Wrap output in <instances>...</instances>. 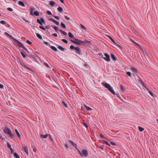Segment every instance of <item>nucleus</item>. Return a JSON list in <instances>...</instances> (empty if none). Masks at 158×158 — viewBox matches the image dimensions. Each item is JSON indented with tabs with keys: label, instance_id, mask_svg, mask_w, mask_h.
<instances>
[{
	"label": "nucleus",
	"instance_id": "f257e3e1",
	"mask_svg": "<svg viewBox=\"0 0 158 158\" xmlns=\"http://www.w3.org/2000/svg\"><path fill=\"white\" fill-rule=\"evenodd\" d=\"M102 85L104 86L108 90L110 91L113 94L115 95V93L112 87L110 85L107 83L102 82L101 83Z\"/></svg>",
	"mask_w": 158,
	"mask_h": 158
},
{
	"label": "nucleus",
	"instance_id": "f03ea898",
	"mask_svg": "<svg viewBox=\"0 0 158 158\" xmlns=\"http://www.w3.org/2000/svg\"><path fill=\"white\" fill-rule=\"evenodd\" d=\"M3 131L4 133L8 135L10 138H12L14 136V134L12 133L10 129L7 127H5L3 130Z\"/></svg>",
	"mask_w": 158,
	"mask_h": 158
},
{
	"label": "nucleus",
	"instance_id": "7ed1b4c3",
	"mask_svg": "<svg viewBox=\"0 0 158 158\" xmlns=\"http://www.w3.org/2000/svg\"><path fill=\"white\" fill-rule=\"evenodd\" d=\"M70 48L73 50V49H75L77 52L76 53L79 54H80L81 53L80 49L78 47H74L73 45H72L70 46Z\"/></svg>",
	"mask_w": 158,
	"mask_h": 158
},
{
	"label": "nucleus",
	"instance_id": "20e7f679",
	"mask_svg": "<svg viewBox=\"0 0 158 158\" xmlns=\"http://www.w3.org/2000/svg\"><path fill=\"white\" fill-rule=\"evenodd\" d=\"M75 40H71V41L76 44H82V41L75 38Z\"/></svg>",
	"mask_w": 158,
	"mask_h": 158
},
{
	"label": "nucleus",
	"instance_id": "39448f33",
	"mask_svg": "<svg viewBox=\"0 0 158 158\" xmlns=\"http://www.w3.org/2000/svg\"><path fill=\"white\" fill-rule=\"evenodd\" d=\"M104 55L105 57H103L104 59L107 62H109L110 60V56L109 55L106 53H105Z\"/></svg>",
	"mask_w": 158,
	"mask_h": 158
},
{
	"label": "nucleus",
	"instance_id": "423d86ee",
	"mask_svg": "<svg viewBox=\"0 0 158 158\" xmlns=\"http://www.w3.org/2000/svg\"><path fill=\"white\" fill-rule=\"evenodd\" d=\"M82 156H84L85 157H87L88 156V152L87 150H83L82 152Z\"/></svg>",
	"mask_w": 158,
	"mask_h": 158
},
{
	"label": "nucleus",
	"instance_id": "0eeeda50",
	"mask_svg": "<svg viewBox=\"0 0 158 158\" xmlns=\"http://www.w3.org/2000/svg\"><path fill=\"white\" fill-rule=\"evenodd\" d=\"M20 64H21V66L23 67L24 68H26V69H28V70H31V69L28 67L25 64V63L23 61H21L20 62Z\"/></svg>",
	"mask_w": 158,
	"mask_h": 158
},
{
	"label": "nucleus",
	"instance_id": "6e6552de",
	"mask_svg": "<svg viewBox=\"0 0 158 158\" xmlns=\"http://www.w3.org/2000/svg\"><path fill=\"white\" fill-rule=\"evenodd\" d=\"M13 39L15 41H16L18 43V45L19 46L21 47L23 49L24 48H25V47L24 46V45L23 44L20 42L19 41L13 38Z\"/></svg>",
	"mask_w": 158,
	"mask_h": 158
},
{
	"label": "nucleus",
	"instance_id": "1a4fd4ad",
	"mask_svg": "<svg viewBox=\"0 0 158 158\" xmlns=\"http://www.w3.org/2000/svg\"><path fill=\"white\" fill-rule=\"evenodd\" d=\"M7 146L8 148L10 150L11 153H13L14 152V150L11 148L10 144L9 143H7Z\"/></svg>",
	"mask_w": 158,
	"mask_h": 158
},
{
	"label": "nucleus",
	"instance_id": "9d476101",
	"mask_svg": "<svg viewBox=\"0 0 158 158\" xmlns=\"http://www.w3.org/2000/svg\"><path fill=\"white\" fill-rule=\"evenodd\" d=\"M131 69L132 70V72L133 73L134 75H136L137 73V70L136 68H131Z\"/></svg>",
	"mask_w": 158,
	"mask_h": 158
},
{
	"label": "nucleus",
	"instance_id": "9b49d317",
	"mask_svg": "<svg viewBox=\"0 0 158 158\" xmlns=\"http://www.w3.org/2000/svg\"><path fill=\"white\" fill-rule=\"evenodd\" d=\"M23 149L24 150V152H25V153L27 155H28V149L27 147V146H24L23 147Z\"/></svg>",
	"mask_w": 158,
	"mask_h": 158
},
{
	"label": "nucleus",
	"instance_id": "f8f14e48",
	"mask_svg": "<svg viewBox=\"0 0 158 158\" xmlns=\"http://www.w3.org/2000/svg\"><path fill=\"white\" fill-rule=\"evenodd\" d=\"M49 20L52 21L54 23H55L56 25H59V22L56 21L55 19H52V18H50L49 19Z\"/></svg>",
	"mask_w": 158,
	"mask_h": 158
},
{
	"label": "nucleus",
	"instance_id": "ddd939ff",
	"mask_svg": "<svg viewBox=\"0 0 158 158\" xmlns=\"http://www.w3.org/2000/svg\"><path fill=\"white\" fill-rule=\"evenodd\" d=\"M18 4L19 5L23 7H25V5L23 2L21 1H19L18 2Z\"/></svg>",
	"mask_w": 158,
	"mask_h": 158
},
{
	"label": "nucleus",
	"instance_id": "4468645a",
	"mask_svg": "<svg viewBox=\"0 0 158 158\" xmlns=\"http://www.w3.org/2000/svg\"><path fill=\"white\" fill-rule=\"evenodd\" d=\"M111 57L112 59L114 61H115L117 59L116 57L113 54H111Z\"/></svg>",
	"mask_w": 158,
	"mask_h": 158
},
{
	"label": "nucleus",
	"instance_id": "2eb2a0df",
	"mask_svg": "<svg viewBox=\"0 0 158 158\" xmlns=\"http://www.w3.org/2000/svg\"><path fill=\"white\" fill-rule=\"evenodd\" d=\"M69 142L70 143H71L74 146H77V144L76 143H74L73 141L69 140Z\"/></svg>",
	"mask_w": 158,
	"mask_h": 158
},
{
	"label": "nucleus",
	"instance_id": "dca6fc26",
	"mask_svg": "<svg viewBox=\"0 0 158 158\" xmlns=\"http://www.w3.org/2000/svg\"><path fill=\"white\" fill-rule=\"evenodd\" d=\"M48 136V134H46L44 135H41V137L42 139H45Z\"/></svg>",
	"mask_w": 158,
	"mask_h": 158
},
{
	"label": "nucleus",
	"instance_id": "f3484780",
	"mask_svg": "<svg viewBox=\"0 0 158 158\" xmlns=\"http://www.w3.org/2000/svg\"><path fill=\"white\" fill-rule=\"evenodd\" d=\"M15 131L16 132V135H17V136L19 137V138H20V135L19 134V132L18 131V130H17V129H16L15 130Z\"/></svg>",
	"mask_w": 158,
	"mask_h": 158
},
{
	"label": "nucleus",
	"instance_id": "a211bd4d",
	"mask_svg": "<svg viewBox=\"0 0 158 158\" xmlns=\"http://www.w3.org/2000/svg\"><path fill=\"white\" fill-rule=\"evenodd\" d=\"M55 4V2L53 1H51L49 2V5L52 6H54Z\"/></svg>",
	"mask_w": 158,
	"mask_h": 158
},
{
	"label": "nucleus",
	"instance_id": "6ab92c4d",
	"mask_svg": "<svg viewBox=\"0 0 158 158\" xmlns=\"http://www.w3.org/2000/svg\"><path fill=\"white\" fill-rule=\"evenodd\" d=\"M68 35L69 37L71 38H74V36L71 32H69L68 33Z\"/></svg>",
	"mask_w": 158,
	"mask_h": 158
},
{
	"label": "nucleus",
	"instance_id": "aec40b11",
	"mask_svg": "<svg viewBox=\"0 0 158 158\" xmlns=\"http://www.w3.org/2000/svg\"><path fill=\"white\" fill-rule=\"evenodd\" d=\"M57 10H58V11L59 12H60L61 13V12H62V11H63V9H62V8L61 7H58V8H57Z\"/></svg>",
	"mask_w": 158,
	"mask_h": 158
},
{
	"label": "nucleus",
	"instance_id": "412c9836",
	"mask_svg": "<svg viewBox=\"0 0 158 158\" xmlns=\"http://www.w3.org/2000/svg\"><path fill=\"white\" fill-rule=\"evenodd\" d=\"M51 49H52L53 50L55 51L56 52L57 51V49L54 46H52L51 47Z\"/></svg>",
	"mask_w": 158,
	"mask_h": 158
},
{
	"label": "nucleus",
	"instance_id": "4be33fe9",
	"mask_svg": "<svg viewBox=\"0 0 158 158\" xmlns=\"http://www.w3.org/2000/svg\"><path fill=\"white\" fill-rule=\"evenodd\" d=\"M58 48L60 49V50L63 51H64L65 49L60 46H59L58 47Z\"/></svg>",
	"mask_w": 158,
	"mask_h": 158
},
{
	"label": "nucleus",
	"instance_id": "5701e85b",
	"mask_svg": "<svg viewBox=\"0 0 158 158\" xmlns=\"http://www.w3.org/2000/svg\"><path fill=\"white\" fill-rule=\"evenodd\" d=\"M36 36L38 37L39 39L41 40L42 39V36L39 33H36Z\"/></svg>",
	"mask_w": 158,
	"mask_h": 158
},
{
	"label": "nucleus",
	"instance_id": "b1692460",
	"mask_svg": "<svg viewBox=\"0 0 158 158\" xmlns=\"http://www.w3.org/2000/svg\"><path fill=\"white\" fill-rule=\"evenodd\" d=\"M62 104L63 106L67 107V104L64 101H62Z\"/></svg>",
	"mask_w": 158,
	"mask_h": 158
},
{
	"label": "nucleus",
	"instance_id": "393cba45",
	"mask_svg": "<svg viewBox=\"0 0 158 158\" xmlns=\"http://www.w3.org/2000/svg\"><path fill=\"white\" fill-rule=\"evenodd\" d=\"M84 106L86 108L87 110H92V109L89 106H88L86 105H84Z\"/></svg>",
	"mask_w": 158,
	"mask_h": 158
},
{
	"label": "nucleus",
	"instance_id": "a878e982",
	"mask_svg": "<svg viewBox=\"0 0 158 158\" xmlns=\"http://www.w3.org/2000/svg\"><path fill=\"white\" fill-rule=\"evenodd\" d=\"M21 53L23 58H24L26 57V53L25 52H21Z\"/></svg>",
	"mask_w": 158,
	"mask_h": 158
},
{
	"label": "nucleus",
	"instance_id": "bb28decb",
	"mask_svg": "<svg viewBox=\"0 0 158 158\" xmlns=\"http://www.w3.org/2000/svg\"><path fill=\"white\" fill-rule=\"evenodd\" d=\"M82 43H91V41L85 40L84 41H82Z\"/></svg>",
	"mask_w": 158,
	"mask_h": 158
},
{
	"label": "nucleus",
	"instance_id": "cd10ccee",
	"mask_svg": "<svg viewBox=\"0 0 158 158\" xmlns=\"http://www.w3.org/2000/svg\"><path fill=\"white\" fill-rule=\"evenodd\" d=\"M34 14L36 16H38L39 15V13L38 11H35L34 12Z\"/></svg>",
	"mask_w": 158,
	"mask_h": 158
},
{
	"label": "nucleus",
	"instance_id": "c85d7f7f",
	"mask_svg": "<svg viewBox=\"0 0 158 158\" xmlns=\"http://www.w3.org/2000/svg\"><path fill=\"white\" fill-rule=\"evenodd\" d=\"M138 129L141 132L143 131L144 130V129L141 127H138Z\"/></svg>",
	"mask_w": 158,
	"mask_h": 158
},
{
	"label": "nucleus",
	"instance_id": "c756f323",
	"mask_svg": "<svg viewBox=\"0 0 158 158\" xmlns=\"http://www.w3.org/2000/svg\"><path fill=\"white\" fill-rule=\"evenodd\" d=\"M53 29L57 32L58 30L59 29V28L58 27H57L56 26H55L53 27Z\"/></svg>",
	"mask_w": 158,
	"mask_h": 158
},
{
	"label": "nucleus",
	"instance_id": "7c9ffc66",
	"mask_svg": "<svg viewBox=\"0 0 158 158\" xmlns=\"http://www.w3.org/2000/svg\"><path fill=\"white\" fill-rule=\"evenodd\" d=\"M120 89L123 91H125V89L122 84L120 85Z\"/></svg>",
	"mask_w": 158,
	"mask_h": 158
},
{
	"label": "nucleus",
	"instance_id": "2f4dec72",
	"mask_svg": "<svg viewBox=\"0 0 158 158\" xmlns=\"http://www.w3.org/2000/svg\"><path fill=\"white\" fill-rule=\"evenodd\" d=\"M81 27L84 30L86 29V28L85 27L84 25H83L82 24H80Z\"/></svg>",
	"mask_w": 158,
	"mask_h": 158
},
{
	"label": "nucleus",
	"instance_id": "473e14b6",
	"mask_svg": "<svg viewBox=\"0 0 158 158\" xmlns=\"http://www.w3.org/2000/svg\"><path fill=\"white\" fill-rule=\"evenodd\" d=\"M5 34L8 37H10L12 38H13L7 32H5Z\"/></svg>",
	"mask_w": 158,
	"mask_h": 158
},
{
	"label": "nucleus",
	"instance_id": "72a5a7b5",
	"mask_svg": "<svg viewBox=\"0 0 158 158\" xmlns=\"http://www.w3.org/2000/svg\"><path fill=\"white\" fill-rule=\"evenodd\" d=\"M37 22L39 23L40 25H42L43 24L42 22L41 21V20L39 19H37Z\"/></svg>",
	"mask_w": 158,
	"mask_h": 158
},
{
	"label": "nucleus",
	"instance_id": "f704fd0d",
	"mask_svg": "<svg viewBox=\"0 0 158 158\" xmlns=\"http://www.w3.org/2000/svg\"><path fill=\"white\" fill-rule=\"evenodd\" d=\"M14 156L15 157V158H19V156L16 153L14 154Z\"/></svg>",
	"mask_w": 158,
	"mask_h": 158
},
{
	"label": "nucleus",
	"instance_id": "c9c22d12",
	"mask_svg": "<svg viewBox=\"0 0 158 158\" xmlns=\"http://www.w3.org/2000/svg\"><path fill=\"white\" fill-rule=\"evenodd\" d=\"M60 25H61V26L62 27H63V28H66V27L65 25L63 23H61Z\"/></svg>",
	"mask_w": 158,
	"mask_h": 158
},
{
	"label": "nucleus",
	"instance_id": "e433bc0d",
	"mask_svg": "<svg viewBox=\"0 0 158 158\" xmlns=\"http://www.w3.org/2000/svg\"><path fill=\"white\" fill-rule=\"evenodd\" d=\"M148 92L152 96V97H154V94H153V93L151 92V91L149 90V89H148Z\"/></svg>",
	"mask_w": 158,
	"mask_h": 158
},
{
	"label": "nucleus",
	"instance_id": "4c0bfd02",
	"mask_svg": "<svg viewBox=\"0 0 158 158\" xmlns=\"http://www.w3.org/2000/svg\"><path fill=\"white\" fill-rule=\"evenodd\" d=\"M62 41L63 42H64V43H65L66 44H68V41L67 40H65V39H62Z\"/></svg>",
	"mask_w": 158,
	"mask_h": 158
},
{
	"label": "nucleus",
	"instance_id": "58836bf2",
	"mask_svg": "<svg viewBox=\"0 0 158 158\" xmlns=\"http://www.w3.org/2000/svg\"><path fill=\"white\" fill-rule=\"evenodd\" d=\"M127 75L129 77H131V73L130 72H127Z\"/></svg>",
	"mask_w": 158,
	"mask_h": 158
},
{
	"label": "nucleus",
	"instance_id": "ea45409f",
	"mask_svg": "<svg viewBox=\"0 0 158 158\" xmlns=\"http://www.w3.org/2000/svg\"><path fill=\"white\" fill-rule=\"evenodd\" d=\"M0 23L1 24H2L3 25L5 24H6V23L5 22V21H4V20H1V21L0 22Z\"/></svg>",
	"mask_w": 158,
	"mask_h": 158
},
{
	"label": "nucleus",
	"instance_id": "a19ab883",
	"mask_svg": "<svg viewBox=\"0 0 158 158\" xmlns=\"http://www.w3.org/2000/svg\"><path fill=\"white\" fill-rule=\"evenodd\" d=\"M44 64L48 68H50V66L48 64L46 63H45V62L44 63Z\"/></svg>",
	"mask_w": 158,
	"mask_h": 158
},
{
	"label": "nucleus",
	"instance_id": "79ce46f5",
	"mask_svg": "<svg viewBox=\"0 0 158 158\" xmlns=\"http://www.w3.org/2000/svg\"><path fill=\"white\" fill-rule=\"evenodd\" d=\"M104 141V143H105L107 145H110V144H109V143H108V142L107 141H106L105 140H103Z\"/></svg>",
	"mask_w": 158,
	"mask_h": 158
},
{
	"label": "nucleus",
	"instance_id": "37998d69",
	"mask_svg": "<svg viewBox=\"0 0 158 158\" xmlns=\"http://www.w3.org/2000/svg\"><path fill=\"white\" fill-rule=\"evenodd\" d=\"M26 42L28 43V44H32V43L29 40H27L26 41Z\"/></svg>",
	"mask_w": 158,
	"mask_h": 158
},
{
	"label": "nucleus",
	"instance_id": "c03bdc74",
	"mask_svg": "<svg viewBox=\"0 0 158 158\" xmlns=\"http://www.w3.org/2000/svg\"><path fill=\"white\" fill-rule=\"evenodd\" d=\"M47 13L48 15H52L51 12L50 11H48Z\"/></svg>",
	"mask_w": 158,
	"mask_h": 158
},
{
	"label": "nucleus",
	"instance_id": "a18cd8bd",
	"mask_svg": "<svg viewBox=\"0 0 158 158\" xmlns=\"http://www.w3.org/2000/svg\"><path fill=\"white\" fill-rule=\"evenodd\" d=\"M83 125L86 128H87L88 127V125L85 122L83 123Z\"/></svg>",
	"mask_w": 158,
	"mask_h": 158
},
{
	"label": "nucleus",
	"instance_id": "49530a36",
	"mask_svg": "<svg viewBox=\"0 0 158 158\" xmlns=\"http://www.w3.org/2000/svg\"><path fill=\"white\" fill-rule=\"evenodd\" d=\"M35 8H31L30 9V12H33L35 10Z\"/></svg>",
	"mask_w": 158,
	"mask_h": 158
},
{
	"label": "nucleus",
	"instance_id": "de8ad7c7",
	"mask_svg": "<svg viewBox=\"0 0 158 158\" xmlns=\"http://www.w3.org/2000/svg\"><path fill=\"white\" fill-rule=\"evenodd\" d=\"M39 27L40 28H41V29H42L43 30H45V28H44V27H43L41 26H40Z\"/></svg>",
	"mask_w": 158,
	"mask_h": 158
},
{
	"label": "nucleus",
	"instance_id": "09e8293b",
	"mask_svg": "<svg viewBox=\"0 0 158 158\" xmlns=\"http://www.w3.org/2000/svg\"><path fill=\"white\" fill-rule=\"evenodd\" d=\"M7 10L9 11H12L13 10L12 9V8H8L7 9Z\"/></svg>",
	"mask_w": 158,
	"mask_h": 158
},
{
	"label": "nucleus",
	"instance_id": "8fccbe9b",
	"mask_svg": "<svg viewBox=\"0 0 158 158\" xmlns=\"http://www.w3.org/2000/svg\"><path fill=\"white\" fill-rule=\"evenodd\" d=\"M110 143L113 146H115L116 145V143L113 142H110Z\"/></svg>",
	"mask_w": 158,
	"mask_h": 158
},
{
	"label": "nucleus",
	"instance_id": "3c124183",
	"mask_svg": "<svg viewBox=\"0 0 158 158\" xmlns=\"http://www.w3.org/2000/svg\"><path fill=\"white\" fill-rule=\"evenodd\" d=\"M56 19L58 20L59 19V18L58 16H55L54 15H52Z\"/></svg>",
	"mask_w": 158,
	"mask_h": 158
},
{
	"label": "nucleus",
	"instance_id": "603ef678",
	"mask_svg": "<svg viewBox=\"0 0 158 158\" xmlns=\"http://www.w3.org/2000/svg\"><path fill=\"white\" fill-rule=\"evenodd\" d=\"M77 151L79 154L81 155V156H82V153L78 149H77Z\"/></svg>",
	"mask_w": 158,
	"mask_h": 158
},
{
	"label": "nucleus",
	"instance_id": "864d4df0",
	"mask_svg": "<svg viewBox=\"0 0 158 158\" xmlns=\"http://www.w3.org/2000/svg\"><path fill=\"white\" fill-rule=\"evenodd\" d=\"M40 20H41V21L42 22V23H44L45 22V21L43 18H41L40 19Z\"/></svg>",
	"mask_w": 158,
	"mask_h": 158
},
{
	"label": "nucleus",
	"instance_id": "5fc2aeb1",
	"mask_svg": "<svg viewBox=\"0 0 158 158\" xmlns=\"http://www.w3.org/2000/svg\"><path fill=\"white\" fill-rule=\"evenodd\" d=\"M64 17L65 19L67 20H69L70 19V18L66 16H65Z\"/></svg>",
	"mask_w": 158,
	"mask_h": 158
},
{
	"label": "nucleus",
	"instance_id": "6e6d98bb",
	"mask_svg": "<svg viewBox=\"0 0 158 158\" xmlns=\"http://www.w3.org/2000/svg\"><path fill=\"white\" fill-rule=\"evenodd\" d=\"M0 138L2 140L5 139V138L3 137L1 134L0 135Z\"/></svg>",
	"mask_w": 158,
	"mask_h": 158
},
{
	"label": "nucleus",
	"instance_id": "4d7b16f0",
	"mask_svg": "<svg viewBox=\"0 0 158 158\" xmlns=\"http://www.w3.org/2000/svg\"><path fill=\"white\" fill-rule=\"evenodd\" d=\"M108 38H109V39L111 41H112V40H114L110 36H108Z\"/></svg>",
	"mask_w": 158,
	"mask_h": 158
},
{
	"label": "nucleus",
	"instance_id": "13d9d810",
	"mask_svg": "<svg viewBox=\"0 0 158 158\" xmlns=\"http://www.w3.org/2000/svg\"><path fill=\"white\" fill-rule=\"evenodd\" d=\"M65 146L67 148H69V145L67 143H66L65 144Z\"/></svg>",
	"mask_w": 158,
	"mask_h": 158
},
{
	"label": "nucleus",
	"instance_id": "bf43d9fd",
	"mask_svg": "<svg viewBox=\"0 0 158 158\" xmlns=\"http://www.w3.org/2000/svg\"><path fill=\"white\" fill-rule=\"evenodd\" d=\"M52 35L55 37H57V35L56 33H54L52 34Z\"/></svg>",
	"mask_w": 158,
	"mask_h": 158
},
{
	"label": "nucleus",
	"instance_id": "052dcab7",
	"mask_svg": "<svg viewBox=\"0 0 158 158\" xmlns=\"http://www.w3.org/2000/svg\"><path fill=\"white\" fill-rule=\"evenodd\" d=\"M63 34H64V35H67V33L65 32L64 31H63V32L62 33Z\"/></svg>",
	"mask_w": 158,
	"mask_h": 158
},
{
	"label": "nucleus",
	"instance_id": "680f3d73",
	"mask_svg": "<svg viewBox=\"0 0 158 158\" xmlns=\"http://www.w3.org/2000/svg\"><path fill=\"white\" fill-rule=\"evenodd\" d=\"M3 87H4L3 85L2 84H1L0 83V88L2 89L3 88Z\"/></svg>",
	"mask_w": 158,
	"mask_h": 158
},
{
	"label": "nucleus",
	"instance_id": "e2e57ef3",
	"mask_svg": "<svg viewBox=\"0 0 158 158\" xmlns=\"http://www.w3.org/2000/svg\"><path fill=\"white\" fill-rule=\"evenodd\" d=\"M44 44H46L47 45H49V44L46 42H44Z\"/></svg>",
	"mask_w": 158,
	"mask_h": 158
},
{
	"label": "nucleus",
	"instance_id": "0e129e2a",
	"mask_svg": "<svg viewBox=\"0 0 158 158\" xmlns=\"http://www.w3.org/2000/svg\"><path fill=\"white\" fill-rule=\"evenodd\" d=\"M24 49L27 52H28V49L26 47L24 48Z\"/></svg>",
	"mask_w": 158,
	"mask_h": 158
},
{
	"label": "nucleus",
	"instance_id": "69168bd1",
	"mask_svg": "<svg viewBox=\"0 0 158 158\" xmlns=\"http://www.w3.org/2000/svg\"><path fill=\"white\" fill-rule=\"evenodd\" d=\"M100 137L101 138H103L104 137V136L102 134L100 135Z\"/></svg>",
	"mask_w": 158,
	"mask_h": 158
},
{
	"label": "nucleus",
	"instance_id": "338daca9",
	"mask_svg": "<svg viewBox=\"0 0 158 158\" xmlns=\"http://www.w3.org/2000/svg\"><path fill=\"white\" fill-rule=\"evenodd\" d=\"M62 3H63L64 2V0H59Z\"/></svg>",
	"mask_w": 158,
	"mask_h": 158
},
{
	"label": "nucleus",
	"instance_id": "774afa93",
	"mask_svg": "<svg viewBox=\"0 0 158 158\" xmlns=\"http://www.w3.org/2000/svg\"><path fill=\"white\" fill-rule=\"evenodd\" d=\"M33 151L35 152H36V149L35 148L33 149Z\"/></svg>",
	"mask_w": 158,
	"mask_h": 158
}]
</instances>
